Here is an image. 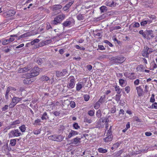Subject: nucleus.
<instances>
[{
	"label": "nucleus",
	"instance_id": "f257e3e1",
	"mask_svg": "<svg viewBox=\"0 0 157 157\" xmlns=\"http://www.w3.org/2000/svg\"><path fill=\"white\" fill-rule=\"evenodd\" d=\"M39 68L38 67H34L30 71V76L33 77L38 75L39 74Z\"/></svg>",
	"mask_w": 157,
	"mask_h": 157
},
{
	"label": "nucleus",
	"instance_id": "f03ea898",
	"mask_svg": "<svg viewBox=\"0 0 157 157\" xmlns=\"http://www.w3.org/2000/svg\"><path fill=\"white\" fill-rule=\"evenodd\" d=\"M15 13V12L14 11L11 10L4 13L2 16L5 17H8L14 15Z\"/></svg>",
	"mask_w": 157,
	"mask_h": 157
},
{
	"label": "nucleus",
	"instance_id": "7ed1b4c3",
	"mask_svg": "<svg viewBox=\"0 0 157 157\" xmlns=\"http://www.w3.org/2000/svg\"><path fill=\"white\" fill-rule=\"evenodd\" d=\"M124 57L117 56L113 57L112 59V61L113 62L115 63H120L121 62L124 61Z\"/></svg>",
	"mask_w": 157,
	"mask_h": 157
},
{
	"label": "nucleus",
	"instance_id": "20e7f679",
	"mask_svg": "<svg viewBox=\"0 0 157 157\" xmlns=\"http://www.w3.org/2000/svg\"><path fill=\"white\" fill-rule=\"evenodd\" d=\"M67 73V71L66 69H64L62 71L60 72L59 71H56V76L58 77H63L66 75Z\"/></svg>",
	"mask_w": 157,
	"mask_h": 157
},
{
	"label": "nucleus",
	"instance_id": "39448f33",
	"mask_svg": "<svg viewBox=\"0 0 157 157\" xmlns=\"http://www.w3.org/2000/svg\"><path fill=\"white\" fill-rule=\"evenodd\" d=\"M81 139L78 137L74 138L72 140L71 144H74L76 146L78 145V144L80 142V140Z\"/></svg>",
	"mask_w": 157,
	"mask_h": 157
},
{
	"label": "nucleus",
	"instance_id": "423d86ee",
	"mask_svg": "<svg viewBox=\"0 0 157 157\" xmlns=\"http://www.w3.org/2000/svg\"><path fill=\"white\" fill-rule=\"evenodd\" d=\"M10 133L13 136L17 137L21 136V133L20 132L18 129H15L11 131Z\"/></svg>",
	"mask_w": 157,
	"mask_h": 157
},
{
	"label": "nucleus",
	"instance_id": "0eeeda50",
	"mask_svg": "<svg viewBox=\"0 0 157 157\" xmlns=\"http://www.w3.org/2000/svg\"><path fill=\"white\" fill-rule=\"evenodd\" d=\"M140 26V24L138 22H135L131 24L129 27V29L131 31L133 28H137Z\"/></svg>",
	"mask_w": 157,
	"mask_h": 157
},
{
	"label": "nucleus",
	"instance_id": "6e6552de",
	"mask_svg": "<svg viewBox=\"0 0 157 157\" xmlns=\"http://www.w3.org/2000/svg\"><path fill=\"white\" fill-rule=\"evenodd\" d=\"M75 78L73 77H72V78H71L69 83L68 85H67V87L68 88H73L74 87L75 85Z\"/></svg>",
	"mask_w": 157,
	"mask_h": 157
},
{
	"label": "nucleus",
	"instance_id": "1a4fd4ad",
	"mask_svg": "<svg viewBox=\"0 0 157 157\" xmlns=\"http://www.w3.org/2000/svg\"><path fill=\"white\" fill-rule=\"evenodd\" d=\"M78 134V132L74 130H71L69 133L68 137L66 138V140H67L68 138H70L72 136Z\"/></svg>",
	"mask_w": 157,
	"mask_h": 157
},
{
	"label": "nucleus",
	"instance_id": "9d476101",
	"mask_svg": "<svg viewBox=\"0 0 157 157\" xmlns=\"http://www.w3.org/2000/svg\"><path fill=\"white\" fill-rule=\"evenodd\" d=\"M136 89L137 90V93L139 96H141L143 95V91L141 88L140 86L137 87Z\"/></svg>",
	"mask_w": 157,
	"mask_h": 157
},
{
	"label": "nucleus",
	"instance_id": "9b49d317",
	"mask_svg": "<svg viewBox=\"0 0 157 157\" xmlns=\"http://www.w3.org/2000/svg\"><path fill=\"white\" fill-rule=\"evenodd\" d=\"M33 82V79L30 78H27L24 80V83L25 84H30Z\"/></svg>",
	"mask_w": 157,
	"mask_h": 157
},
{
	"label": "nucleus",
	"instance_id": "f8f14e48",
	"mask_svg": "<svg viewBox=\"0 0 157 157\" xmlns=\"http://www.w3.org/2000/svg\"><path fill=\"white\" fill-rule=\"evenodd\" d=\"M62 8V6L60 5H55L53 6L52 10L55 11L59 10Z\"/></svg>",
	"mask_w": 157,
	"mask_h": 157
},
{
	"label": "nucleus",
	"instance_id": "ddd939ff",
	"mask_svg": "<svg viewBox=\"0 0 157 157\" xmlns=\"http://www.w3.org/2000/svg\"><path fill=\"white\" fill-rule=\"evenodd\" d=\"M146 35L149 36H150L151 38H153L154 37L153 33V31L152 30H146Z\"/></svg>",
	"mask_w": 157,
	"mask_h": 157
},
{
	"label": "nucleus",
	"instance_id": "4468645a",
	"mask_svg": "<svg viewBox=\"0 0 157 157\" xmlns=\"http://www.w3.org/2000/svg\"><path fill=\"white\" fill-rule=\"evenodd\" d=\"M113 137V136L112 135H109L107 137L105 138L104 139V140L105 142H107L111 141Z\"/></svg>",
	"mask_w": 157,
	"mask_h": 157
},
{
	"label": "nucleus",
	"instance_id": "2eb2a0df",
	"mask_svg": "<svg viewBox=\"0 0 157 157\" xmlns=\"http://www.w3.org/2000/svg\"><path fill=\"white\" fill-rule=\"evenodd\" d=\"M11 46H10L6 47L3 48L2 50L5 53H8L11 51L10 48H11Z\"/></svg>",
	"mask_w": 157,
	"mask_h": 157
},
{
	"label": "nucleus",
	"instance_id": "dca6fc26",
	"mask_svg": "<svg viewBox=\"0 0 157 157\" xmlns=\"http://www.w3.org/2000/svg\"><path fill=\"white\" fill-rule=\"evenodd\" d=\"M52 41L51 40H47L45 41H43L41 42V46H44L50 43Z\"/></svg>",
	"mask_w": 157,
	"mask_h": 157
},
{
	"label": "nucleus",
	"instance_id": "f3484780",
	"mask_svg": "<svg viewBox=\"0 0 157 157\" xmlns=\"http://www.w3.org/2000/svg\"><path fill=\"white\" fill-rule=\"evenodd\" d=\"M41 118L42 120H48L49 119V117L48 116L47 113L46 112H44L43 113V114L42 115L41 117Z\"/></svg>",
	"mask_w": 157,
	"mask_h": 157
},
{
	"label": "nucleus",
	"instance_id": "a211bd4d",
	"mask_svg": "<svg viewBox=\"0 0 157 157\" xmlns=\"http://www.w3.org/2000/svg\"><path fill=\"white\" fill-rule=\"evenodd\" d=\"M21 99L22 98H21L13 97V98L12 100L13 102H14V103L17 104L18 102L21 101Z\"/></svg>",
	"mask_w": 157,
	"mask_h": 157
},
{
	"label": "nucleus",
	"instance_id": "6ab92c4d",
	"mask_svg": "<svg viewBox=\"0 0 157 157\" xmlns=\"http://www.w3.org/2000/svg\"><path fill=\"white\" fill-rule=\"evenodd\" d=\"M64 137L61 135H59L58 136L56 135V141H61L63 139Z\"/></svg>",
	"mask_w": 157,
	"mask_h": 157
},
{
	"label": "nucleus",
	"instance_id": "aec40b11",
	"mask_svg": "<svg viewBox=\"0 0 157 157\" xmlns=\"http://www.w3.org/2000/svg\"><path fill=\"white\" fill-rule=\"evenodd\" d=\"M49 78L47 76L43 75L40 78V80L42 81H46L49 80Z\"/></svg>",
	"mask_w": 157,
	"mask_h": 157
},
{
	"label": "nucleus",
	"instance_id": "412c9836",
	"mask_svg": "<svg viewBox=\"0 0 157 157\" xmlns=\"http://www.w3.org/2000/svg\"><path fill=\"white\" fill-rule=\"evenodd\" d=\"M30 36V34L29 33H27L24 34H23L21 36H20L17 39L19 40L21 38L27 37H28V36Z\"/></svg>",
	"mask_w": 157,
	"mask_h": 157
},
{
	"label": "nucleus",
	"instance_id": "4be33fe9",
	"mask_svg": "<svg viewBox=\"0 0 157 157\" xmlns=\"http://www.w3.org/2000/svg\"><path fill=\"white\" fill-rule=\"evenodd\" d=\"M100 9L101 13H104L106 12L107 10V7L105 6H101L100 7Z\"/></svg>",
	"mask_w": 157,
	"mask_h": 157
},
{
	"label": "nucleus",
	"instance_id": "5701e85b",
	"mask_svg": "<svg viewBox=\"0 0 157 157\" xmlns=\"http://www.w3.org/2000/svg\"><path fill=\"white\" fill-rule=\"evenodd\" d=\"M20 123V121L19 120H17L16 121H14L13 122H11V124L10 125V127L11 126L17 124H19Z\"/></svg>",
	"mask_w": 157,
	"mask_h": 157
},
{
	"label": "nucleus",
	"instance_id": "b1692460",
	"mask_svg": "<svg viewBox=\"0 0 157 157\" xmlns=\"http://www.w3.org/2000/svg\"><path fill=\"white\" fill-rule=\"evenodd\" d=\"M71 23V21H66L63 24V25L64 26H67L70 25Z\"/></svg>",
	"mask_w": 157,
	"mask_h": 157
},
{
	"label": "nucleus",
	"instance_id": "393cba45",
	"mask_svg": "<svg viewBox=\"0 0 157 157\" xmlns=\"http://www.w3.org/2000/svg\"><path fill=\"white\" fill-rule=\"evenodd\" d=\"M19 128L22 132H25L26 130V127L25 125L24 124H23L19 127Z\"/></svg>",
	"mask_w": 157,
	"mask_h": 157
},
{
	"label": "nucleus",
	"instance_id": "a878e982",
	"mask_svg": "<svg viewBox=\"0 0 157 157\" xmlns=\"http://www.w3.org/2000/svg\"><path fill=\"white\" fill-rule=\"evenodd\" d=\"M16 143V139H13L10 140V144L12 146H14Z\"/></svg>",
	"mask_w": 157,
	"mask_h": 157
},
{
	"label": "nucleus",
	"instance_id": "bb28decb",
	"mask_svg": "<svg viewBox=\"0 0 157 157\" xmlns=\"http://www.w3.org/2000/svg\"><path fill=\"white\" fill-rule=\"evenodd\" d=\"M98 151L100 153H105L107 152V151L106 149H103L102 148H99L98 149Z\"/></svg>",
	"mask_w": 157,
	"mask_h": 157
},
{
	"label": "nucleus",
	"instance_id": "cd10ccee",
	"mask_svg": "<svg viewBox=\"0 0 157 157\" xmlns=\"http://www.w3.org/2000/svg\"><path fill=\"white\" fill-rule=\"evenodd\" d=\"M77 19L79 20H81L84 19V16L82 14H79L77 16Z\"/></svg>",
	"mask_w": 157,
	"mask_h": 157
},
{
	"label": "nucleus",
	"instance_id": "c85d7f7f",
	"mask_svg": "<svg viewBox=\"0 0 157 157\" xmlns=\"http://www.w3.org/2000/svg\"><path fill=\"white\" fill-rule=\"evenodd\" d=\"M40 41V40L38 39H36L33 41L31 42L30 44H31V45H33L35 44L36 43H38Z\"/></svg>",
	"mask_w": 157,
	"mask_h": 157
},
{
	"label": "nucleus",
	"instance_id": "c756f323",
	"mask_svg": "<svg viewBox=\"0 0 157 157\" xmlns=\"http://www.w3.org/2000/svg\"><path fill=\"white\" fill-rule=\"evenodd\" d=\"M144 52L142 54V55L143 56L146 57H148L149 53L147 51L144 50L143 51Z\"/></svg>",
	"mask_w": 157,
	"mask_h": 157
},
{
	"label": "nucleus",
	"instance_id": "7c9ffc66",
	"mask_svg": "<svg viewBox=\"0 0 157 157\" xmlns=\"http://www.w3.org/2000/svg\"><path fill=\"white\" fill-rule=\"evenodd\" d=\"M146 32H143V30H140L139 32V33L142 35V36L145 38H146V33H145Z\"/></svg>",
	"mask_w": 157,
	"mask_h": 157
},
{
	"label": "nucleus",
	"instance_id": "2f4dec72",
	"mask_svg": "<svg viewBox=\"0 0 157 157\" xmlns=\"http://www.w3.org/2000/svg\"><path fill=\"white\" fill-rule=\"evenodd\" d=\"M149 21L146 20L142 21L140 22V25L141 26H145L148 23Z\"/></svg>",
	"mask_w": 157,
	"mask_h": 157
},
{
	"label": "nucleus",
	"instance_id": "473e14b6",
	"mask_svg": "<svg viewBox=\"0 0 157 157\" xmlns=\"http://www.w3.org/2000/svg\"><path fill=\"white\" fill-rule=\"evenodd\" d=\"M59 19H60L62 21L65 18V15L64 14H60L57 16Z\"/></svg>",
	"mask_w": 157,
	"mask_h": 157
},
{
	"label": "nucleus",
	"instance_id": "72a5a7b5",
	"mask_svg": "<svg viewBox=\"0 0 157 157\" xmlns=\"http://www.w3.org/2000/svg\"><path fill=\"white\" fill-rule=\"evenodd\" d=\"M36 61V62L40 65L43 63L42 59L40 58H37Z\"/></svg>",
	"mask_w": 157,
	"mask_h": 157
},
{
	"label": "nucleus",
	"instance_id": "f704fd0d",
	"mask_svg": "<svg viewBox=\"0 0 157 157\" xmlns=\"http://www.w3.org/2000/svg\"><path fill=\"white\" fill-rule=\"evenodd\" d=\"M16 104L15 103H14V102H13L12 100V101L11 102L9 105V107L10 108H12L15 106Z\"/></svg>",
	"mask_w": 157,
	"mask_h": 157
},
{
	"label": "nucleus",
	"instance_id": "c9c22d12",
	"mask_svg": "<svg viewBox=\"0 0 157 157\" xmlns=\"http://www.w3.org/2000/svg\"><path fill=\"white\" fill-rule=\"evenodd\" d=\"M105 95H103V96L101 97L100 98L99 100V102H100V103H102L104 101V100L105 99Z\"/></svg>",
	"mask_w": 157,
	"mask_h": 157
},
{
	"label": "nucleus",
	"instance_id": "e433bc0d",
	"mask_svg": "<svg viewBox=\"0 0 157 157\" xmlns=\"http://www.w3.org/2000/svg\"><path fill=\"white\" fill-rule=\"evenodd\" d=\"M9 42V40L8 39H5L2 41V44L3 45H6L8 44Z\"/></svg>",
	"mask_w": 157,
	"mask_h": 157
},
{
	"label": "nucleus",
	"instance_id": "4c0bfd02",
	"mask_svg": "<svg viewBox=\"0 0 157 157\" xmlns=\"http://www.w3.org/2000/svg\"><path fill=\"white\" fill-rule=\"evenodd\" d=\"M73 127L76 129H78L80 128L79 126L78 125V124L77 123H75L73 124Z\"/></svg>",
	"mask_w": 157,
	"mask_h": 157
},
{
	"label": "nucleus",
	"instance_id": "58836bf2",
	"mask_svg": "<svg viewBox=\"0 0 157 157\" xmlns=\"http://www.w3.org/2000/svg\"><path fill=\"white\" fill-rule=\"evenodd\" d=\"M115 90L117 92V93L118 94H120L121 92V89L119 86L117 87L116 86L115 87Z\"/></svg>",
	"mask_w": 157,
	"mask_h": 157
},
{
	"label": "nucleus",
	"instance_id": "ea45409f",
	"mask_svg": "<svg viewBox=\"0 0 157 157\" xmlns=\"http://www.w3.org/2000/svg\"><path fill=\"white\" fill-rule=\"evenodd\" d=\"M121 95L119 94H116L115 97V100L117 101L118 102L120 100L121 98Z\"/></svg>",
	"mask_w": 157,
	"mask_h": 157
},
{
	"label": "nucleus",
	"instance_id": "a19ab883",
	"mask_svg": "<svg viewBox=\"0 0 157 157\" xmlns=\"http://www.w3.org/2000/svg\"><path fill=\"white\" fill-rule=\"evenodd\" d=\"M70 104L71 107L72 108H74L75 106V103L74 101H71L70 102Z\"/></svg>",
	"mask_w": 157,
	"mask_h": 157
},
{
	"label": "nucleus",
	"instance_id": "79ce46f5",
	"mask_svg": "<svg viewBox=\"0 0 157 157\" xmlns=\"http://www.w3.org/2000/svg\"><path fill=\"white\" fill-rule=\"evenodd\" d=\"M88 113L89 115L92 116L94 115V112L93 110H90L88 112Z\"/></svg>",
	"mask_w": 157,
	"mask_h": 157
},
{
	"label": "nucleus",
	"instance_id": "37998d69",
	"mask_svg": "<svg viewBox=\"0 0 157 157\" xmlns=\"http://www.w3.org/2000/svg\"><path fill=\"white\" fill-rule=\"evenodd\" d=\"M84 121L90 124L92 122V120L90 119H88L86 117H85L84 120Z\"/></svg>",
	"mask_w": 157,
	"mask_h": 157
},
{
	"label": "nucleus",
	"instance_id": "c03bdc74",
	"mask_svg": "<svg viewBox=\"0 0 157 157\" xmlns=\"http://www.w3.org/2000/svg\"><path fill=\"white\" fill-rule=\"evenodd\" d=\"M56 135H52V136H50L49 137H48V138L49 139H51L53 140L56 141Z\"/></svg>",
	"mask_w": 157,
	"mask_h": 157
},
{
	"label": "nucleus",
	"instance_id": "a18cd8bd",
	"mask_svg": "<svg viewBox=\"0 0 157 157\" xmlns=\"http://www.w3.org/2000/svg\"><path fill=\"white\" fill-rule=\"evenodd\" d=\"M119 82L120 85L122 86L125 82V81L123 79H120L119 80Z\"/></svg>",
	"mask_w": 157,
	"mask_h": 157
},
{
	"label": "nucleus",
	"instance_id": "49530a36",
	"mask_svg": "<svg viewBox=\"0 0 157 157\" xmlns=\"http://www.w3.org/2000/svg\"><path fill=\"white\" fill-rule=\"evenodd\" d=\"M9 106L8 105H5L2 108V111H6L8 108Z\"/></svg>",
	"mask_w": 157,
	"mask_h": 157
},
{
	"label": "nucleus",
	"instance_id": "de8ad7c7",
	"mask_svg": "<svg viewBox=\"0 0 157 157\" xmlns=\"http://www.w3.org/2000/svg\"><path fill=\"white\" fill-rule=\"evenodd\" d=\"M82 88V85L81 84H77L76 86V90H79Z\"/></svg>",
	"mask_w": 157,
	"mask_h": 157
},
{
	"label": "nucleus",
	"instance_id": "09e8293b",
	"mask_svg": "<svg viewBox=\"0 0 157 157\" xmlns=\"http://www.w3.org/2000/svg\"><path fill=\"white\" fill-rule=\"evenodd\" d=\"M104 42L105 43L108 44L110 47H112L113 46V44L108 40H104Z\"/></svg>",
	"mask_w": 157,
	"mask_h": 157
},
{
	"label": "nucleus",
	"instance_id": "8fccbe9b",
	"mask_svg": "<svg viewBox=\"0 0 157 157\" xmlns=\"http://www.w3.org/2000/svg\"><path fill=\"white\" fill-rule=\"evenodd\" d=\"M84 100L86 101H87L90 98V96L88 95H85L84 96Z\"/></svg>",
	"mask_w": 157,
	"mask_h": 157
},
{
	"label": "nucleus",
	"instance_id": "3c124183",
	"mask_svg": "<svg viewBox=\"0 0 157 157\" xmlns=\"http://www.w3.org/2000/svg\"><path fill=\"white\" fill-rule=\"evenodd\" d=\"M70 7V6L69 5H68V4H67L64 7H63V9L64 10L66 11Z\"/></svg>",
	"mask_w": 157,
	"mask_h": 157
},
{
	"label": "nucleus",
	"instance_id": "603ef678",
	"mask_svg": "<svg viewBox=\"0 0 157 157\" xmlns=\"http://www.w3.org/2000/svg\"><path fill=\"white\" fill-rule=\"evenodd\" d=\"M52 113L56 116H59L60 114L59 112H58L57 111L53 112H52Z\"/></svg>",
	"mask_w": 157,
	"mask_h": 157
},
{
	"label": "nucleus",
	"instance_id": "864d4df0",
	"mask_svg": "<svg viewBox=\"0 0 157 157\" xmlns=\"http://www.w3.org/2000/svg\"><path fill=\"white\" fill-rule=\"evenodd\" d=\"M152 108L157 109V103L155 102L153 103L151 105Z\"/></svg>",
	"mask_w": 157,
	"mask_h": 157
},
{
	"label": "nucleus",
	"instance_id": "5fc2aeb1",
	"mask_svg": "<svg viewBox=\"0 0 157 157\" xmlns=\"http://www.w3.org/2000/svg\"><path fill=\"white\" fill-rule=\"evenodd\" d=\"M33 133L35 134H38L40 133V129L35 130L33 131Z\"/></svg>",
	"mask_w": 157,
	"mask_h": 157
},
{
	"label": "nucleus",
	"instance_id": "6e6d98bb",
	"mask_svg": "<svg viewBox=\"0 0 157 157\" xmlns=\"http://www.w3.org/2000/svg\"><path fill=\"white\" fill-rule=\"evenodd\" d=\"M101 111L98 110L96 113V115L98 117H100L101 116Z\"/></svg>",
	"mask_w": 157,
	"mask_h": 157
},
{
	"label": "nucleus",
	"instance_id": "4d7b16f0",
	"mask_svg": "<svg viewBox=\"0 0 157 157\" xmlns=\"http://www.w3.org/2000/svg\"><path fill=\"white\" fill-rule=\"evenodd\" d=\"M134 120L139 122H141V120L139 119L138 117H134Z\"/></svg>",
	"mask_w": 157,
	"mask_h": 157
},
{
	"label": "nucleus",
	"instance_id": "13d9d810",
	"mask_svg": "<svg viewBox=\"0 0 157 157\" xmlns=\"http://www.w3.org/2000/svg\"><path fill=\"white\" fill-rule=\"evenodd\" d=\"M98 48L100 50H105V48L103 45H98Z\"/></svg>",
	"mask_w": 157,
	"mask_h": 157
},
{
	"label": "nucleus",
	"instance_id": "bf43d9fd",
	"mask_svg": "<svg viewBox=\"0 0 157 157\" xmlns=\"http://www.w3.org/2000/svg\"><path fill=\"white\" fill-rule=\"evenodd\" d=\"M125 90L127 93L129 92L130 90V88L129 86H127L125 87Z\"/></svg>",
	"mask_w": 157,
	"mask_h": 157
},
{
	"label": "nucleus",
	"instance_id": "052dcab7",
	"mask_svg": "<svg viewBox=\"0 0 157 157\" xmlns=\"http://www.w3.org/2000/svg\"><path fill=\"white\" fill-rule=\"evenodd\" d=\"M86 67L89 71H90L92 69V67L91 65L89 64L86 66Z\"/></svg>",
	"mask_w": 157,
	"mask_h": 157
},
{
	"label": "nucleus",
	"instance_id": "680f3d73",
	"mask_svg": "<svg viewBox=\"0 0 157 157\" xmlns=\"http://www.w3.org/2000/svg\"><path fill=\"white\" fill-rule=\"evenodd\" d=\"M139 79H137L135 80L134 82V84L135 85H137L139 84Z\"/></svg>",
	"mask_w": 157,
	"mask_h": 157
},
{
	"label": "nucleus",
	"instance_id": "e2e57ef3",
	"mask_svg": "<svg viewBox=\"0 0 157 157\" xmlns=\"http://www.w3.org/2000/svg\"><path fill=\"white\" fill-rule=\"evenodd\" d=\"M120 145V144L118 143H117L113 145V146L114 147V148H117Z\"/></svg>",
	"mask_w": 157,
	"mask_h": 157
},
{
	"label": "nucleus",
	"instance_id": "0e129e2a",
	"mask_svg": "<svg viewBox=\"0 0 157 157\" xmlns=\"http://www.w3.org/2000/svg\"><path fill=\"white\" fill-rule=\"evenodd\" d=\"M106 5L107 6H111V1L109 0L107 2H106Z\"/></svg>",
	"mask_w": 157,
	"mask_h": 157
},
{
	"label": "nucleus",
	"instance_id": "69168bd1",
	"mask_svg": "<svg viewBox=\"0 0 157 157\" xmlns=\"http://www.w3.org/2000/svg\"><path fill=\"white\" fill-rule=\"evenodd\" d=\"M58 23H59L58 21H57L56 19H54V20L52 21V23L53 25H57Z\"/></svg>",
	"mask_w": 157,
	"mask_h": 157
},
{
	"label": "nucleus",
	"instance_id": "338daca9",
	"mask_svg": "<svg viewBox=\"0 0 157 157\" xmlns=\"http://www.w3.org/2000/svg\"><path fill=\"white\" fill-rule=\"evenodd\" d=\"M100 102H99V101H98L96 103V105L94 106V107L95 109L96 108V107H97V108L99 106L100 104H99Z\"/></svg>",
	"mask_w": 157,
	"mask_h": 157
},
{
	"label": "nucleus",
	"instance_id": "774afa93",
	"mask_svg": "<svg viewBox=\"0 0 157 157\" xmlns=\"http://www.w3.org/2000/svg\"><path fill=\"white\" fill-rule=\"evenodd\" d=\"M152 134L150 132H146L145 133V135L147 136H150Z\"/></svg>",
	"mask_w": 157,
	"mask_h": 157
}]
</instances>
